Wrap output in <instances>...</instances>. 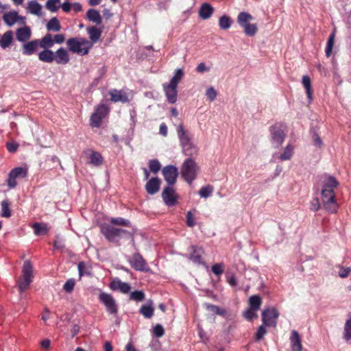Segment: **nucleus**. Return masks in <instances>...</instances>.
I'll return each mask as SVG.
<instances>
[{
  "label": "nucleus",
  "instance_id": "1",
  "mask_svg": "<svg viewBox=\"0 0 351 351\" xmlns=\"http://www.w3.org/2000/svg\"><path fill=\"white\" fill-rule=\"evenodd\" d=\"M319 181L322 187L321 199L324 208L329 213H337L339 205L334 190L339 186V182L334 176L328 174L321 176Z\"/></svg>",
  "mask_w": 351,
  "mask_h": 351
},
{
  "label": "nucleus",
  "instance_id": "2",
  "mask_svg": "<svg viewBox=\"0 0 351 351\" xmlns=\"http://www.w3.org/2000/svg\"><path fill=\"white\" fill-rule=\"evenodd\" d=\"M101 232L105 238L111 243L119 244L120 239L124 237H131L130 230L116 228L109 224H102L100 227Z\"/></svg>",
  "mask_w": 351,
  "mask_h": 351
},
{
  "label": "nucleus",
  "instance_id": "3",
  "mask_svg": "<svg viewBox=\"0 0 351 351\" xmlns=\"http://www.w3.org/2000/svg\"><path fill=\"white\" fill-rule=\"evenodd\" d=\"M32 265L29 261H25L22 268V274L17 280L19 291L21 293L26 291L32 283Z\"/></svg>",
  "mask_w": 351,
  "mask_h": 351
},
{
  "label": "nucleus",
  "instance_id": "4",
  "mask_svg": "<svg viewBox=\"0 0 351 351\" xmlns=\"http://www.w3.org/2000/svg\"><path fill=\"white\" fill-rule=\"evenodd\" d=\"M66 45L70 51L82 56L87 54L91 47L90 43L82 38H69L66 40Z\"/></svg>",
  "mask_w": 351,
  "mask_h": 351
},
{
  "label": "nucleus",
  "instance_id": "5",
  "mask_svg": "<svg viewBox=\"0 0 351 351\" xmlns=\"http://www.w3.org/2000/svg\"><path fill=\"white\" fill-rule=\"evenodd\" d=\"M198 167L197 163L191 158L186 159L181 167V175L189 183L191 184L197 177Z\"/></svg>",
  "mask_w": 351,
  "mask_h": 351
},
{
  "label": "nucleus",
  "instance_id": "6",
  "mask_svg": "<svg viewBox=\"0 0 351 351\" xmlns=\"http://www.w3.org/2000/svg\"><path fill=\"white\" fill-rule=\"evenodd\" d=\"M98 298L99 302L105 306L109 314L116 315L118 313V305L111 294L101 291Z\"/></svg>",
  "mask_w": 351,
  "mask_h": 351
},
{
  "label": "nucleus",
  "instance_id": "7",
  "mask_svg": "<svg viewBox=\"0 0 351 351\" xmlns=\"http://www.w3.org/2000/svg\"><path fill=\"white\" fill-rule=\"evenodd\" d=\"M271 135V143L276 148L279 147L284 142L285 134L280 123H276L270 128Z\"/></svg>",
  "mask_w": 351,
  "mask_h": 351
},
{
  "label": "nucleus",
  "instance_id": "8",
  "mask_svg": "<svg viewBox=\"0 0 351 351\" xmlns=\"http://www.w3.org/2000/svg\"><path fill=\"white\" fill-rule=\"evenodd\" d=\"M27 169L25 167H16L10 171L7 180L8 185L10 189L14 188L16 184L17 178H23L27 176Z\"/></svg>",
  "mask_w": 351,
  "mask_h": 351
},
{
  "label": "nucleus",
  "instance_id": "9",
  "mask_svg": "<svg viewBox=\"0 0 351 351\" xmlns=\"http://www.w3.org/2000/svg\"><path fill=\"white\" fill-rule=\"evenodd\" d=\"M128 261L130 266L136 271H147L149 270L145 260L138 252L134 253L130 257Z\"/></svg>",
  "mask_w": 351,
  "mask_h": 351
},
{
  "label": "nucleus",
  "instance_id": "10",
  "mask_svg": "<svg viewBox=\"0 0 351 351\" xmlns=\"http://www.w3.org/2000/svg\"><path fill=\"white\" fill-rule=\"evenodd\" d=\"M162 173L168 186L176 184L178 176V169L176 166L171 165L165 166L162 170Z\"/></svg>",
  "mask_w": 351,
  "mask_h": 351
},
{
  "label": "nucleus",
  "instance_id": "11",
  "mask_svg": "<svg viewBox=\"0 0 351 351\" xmlns=\"http://www.w3.org/2000/svg\"><path fill=\"white\" fill-rule=\"evenodd\" d=\"M279 316V313L276 308H268L263 310L262 313V320L263 324L269 326L273 325L275 326L276 325V322L275 321Z\"/></svg>",
  "mask_w": 351,
  "mask_h": 351
},
{
  "label": "nucleus",
  "instance_id": "12",
  "mask_svg": "<svg viewBox=\"0 0 351 351\" xmlns=\"http://www.w3.org/2000/svg\"><path fill=\"white\" fill-rule=\"evenodd\" d=\"M162 197L168 206H174L177 202V195L172 186H167L163 189Z\"/></svg>",
  "mask_w": 351,
  "mask_h": 351
},
{
  "label": "nucleus",
  "instance_id": "13",
  "mask_svg": "<svg viewBox=\"0 0 351 351\" xmlns=\"http://www.w3.org/2000/svg\"><path fill=\"white\" fill-rule=\"evenodd\" d=\"M44 47V38L40 40H34L25 43L23 45L22 53L24 55L29 56L33 54L38 48V47Z\"/></svg>",
  "mask_w": 351,
  "mask_h": 351
},
{
  "label": "nucleus",
  "instance_id": "14",
  "mask_svg": "<svg viewBox=\"0 0 351 351\" xmlns=\"http://www.w3.org/2000/svg\"><path fill=\"white\" fill-rule=\"evenodd\" d=\"M3 18L5 23L9 26H12L16 22H19L21 24H25L26 19L25 16H19L18 12L16 11L5 13Z\"/></svg>",
  "mask_w": 351,
  "mask_h": 351
},
{
  "label": "nucleus",
  "instance_id": "15",
  "mask_svg": "<svg viewBox=\"0 0 351 351\" xmlns=\"http://www.w3.org/2000/svg\"><path fill=\"white\" fill-rule=\"evenodd\" d=\"M163 90L169 103L175 104L177 101V86L165 83L162 84Z\"/></svg>",
  "mask_w": 351,
  "mask_h": 351
},
{
  "label": "nucleus",
  "instance_id": "16",
  "mask_svg": "<svg viewBox=\"0 0 351 351\" xmlns=\"http://www.w3.org/2000/svg\"><path fill=\"white\" fill-rule=\"evenodd\" d=\"M65 40V36L62 34L52 35L45 34V49L51 48L55 43L62 44Z\"/></svg>",
  "mask_w": 351,
  "mask_h": 351
},
{
  "label": "nucleus",
  "instance_id": "17",
  "mask_svg": "<svg viewBox=\"0 0 351 351\" xmlns=\"http://www.w3.org/2000/svg\"><path fill=\"white\" fill-rule=\"evenodd\" d=\"M177 134L181 146L193 141L190 136L189 132L184 128L182 123L177 126Z\"/></svg>",
  "mask_w": 351,
  "mask_h": 351
},
{
  "label": "nucleus",
  "instance_id": "18",
  "mask_svg": "<svg viewBox=\"0 0 351 351\" xmlns=\"http://www.w3.org/2000/svg\"><path fill=\"white\" fill-rule=\"evenodd\" d=\"M112 291H120L123 293H127L130 291L131 287L128 282L121 281L119 278H114L109 285Z\"/></svg>",
  "mask_w": 351,
  "mask_h": 351
},
{
  "label": "nucleus",
  "instance_id": "19",
  "mask_svg": "<svg viewBox=\"0 0 351 351\" xmlns=\"http://www.w3.org/2000/svg\"><path fill=\"white\" fill-rule=\"evenodd\" d=\"M160 180L158 178H152L145 184V190L149 195H154L158 192L160 186Z\"/></svg>",
  "mask_w": 351,
  "mask_h": 351
},
{
  "label": "nucleus",
  "instance_id": "20",
  "mask_svg": "<svg viewBox=\"0 0 351 351\" xmlns=\"http://www.w3.org/2000/svg\"><path fill=\"white\" fill-rule=\"evenodd\" d=\"M291 348L292 351H302V340L296 330H292L290 337Z\"/></svg>",
  "mask_w": 351,
  "mask_h": 351
},
{
  "label": "nucleus",
  "instance_id": "21",
  "mask_svg": "<svg viewBox=\"0 0 351 351\" xmlns=\"http://www.w3.org/2000/svg\"><path fill=\"white\" fill-rule=\"evenodd\" d=\"M213 12L214 8L210 4L204 3L199 10V16L203 20H206L210 18Z\"/></svg>",
  "mask_w": 351,
  "mask_h": 351
},
{
  "label": "nucleus",
  "instance_id": "22",
  "mask_svg": "<svg viewBox=\"0 0 351 351\" xmlns=\"http://www.w3.org/2000/svg\"><path fill=\"white\" fill-rule=\"evenodd\" d=\"M56 62L60 64H66L69 62V53L63 47H60L56 51Z\"/></svg>",
  "mask_w": 351,
  "mask_h": 351
},
{
  "label": "nucleus",
  "instance_id": "23",
  "mask_svg": "<svg viewBox=\"0 0 351 351\" xmlns=\"http://www.w3.org/2000/svg\"><path fill=\"white\" fill-rule=\"evenodd\" d=\"M253 19V16L248 12H241L238 14L237 23L243 29L245 28L247 25H250V21Z\"/></svg>",
  "mask_w": 351,
  "mask_h": 351
},
{
  "label": "nucleus",
  "instance_id": "24",
  "mask_svg": "<svg viewBox=\"0 0 351 351\" xmlns=\"http://www.w3.org/2000/svg\"><path fill=\"white\" fill-rule=\"evenodd\" d=\"M191 253L189 255V258L195 263H202V249L197 246L192 245L190 247Z\"/></svg>",
  "mask_w": 351,
  "mask_h": 351
},
{
  "label": "nucleus",
  "instance_id": "25",
  "mask_svg": "<svg viewBox=\"0 0 351 351\" xmlns=\"http://www.w3.org/2000/svg\"><path fill=\"white\" fill-rule=\"evenodd\" d=\"M31 37V30L29 27L19 28L16 32V38L20 42H25Z\"/></svg>",
  "mask_w": 351,
  "mask_h": 351
},
{
  "label": "nucleus",
  "instance_id": "26",
  "mask_svg": "<svg viewBox=\"0 0 351 351\" xmlns=\"http://www.w3.org/2000/svg\"><path fill=\"white\" fill-rule=\"evenodd\" d=\"M154 311L153 302L149 300L147 304L142 305L139 313L143 315L145 318L150 319L154 315Z\"/></svg>",
  "mask_w": 351,
  "mask_h": 351
},
{
  "label": "nucleus",
  "instance_id": "27",
  "mask_svg": "<svg viewBox=\"0 0 351 351\" xmlns=\"http://www.w3.org/2000/svg\"><path fill=\"white\" fill-rule=\"evenodd\" d=\"M182 147V152L185 156H189V158L195 156L198 153L197 147L193 143V142H191L189 143L183 145Z\"/></svg>",
  "mask_w": 351,
  "mask_h": 351
},
{
  "label": "nucleus",
  "instance_id": "28",
  "mask_svg": "<svg viewBox=\"0 0 351 351\" xmlns=\"http://www.w3.org/2000/svg\"><path fill=\"white\" fill-rule=\"evenodd\" d=\"M110 99L114 102H126L128 101V97L121 90L113 89L110 91Z\"/></svg>",
  "mask_w": 351,
  "mask_h": 351
},
{
  "label": "nucleus",
  "instance_id": "29",
  "mask_svg": "<svg viewBox=\"0 0 351 351\" xmlns=\"http://www.w3.org/2000/svg\"><path fill=\"white\" fill-rule=\"evenodd\" d=\"M86 17L89 21H93L97 25L101 23V16L99 12L95 9L88 10L86 13Z\"/></svg>",
  "mask_w": 351,
  "mask_h": 351
},
{
  "label": "nucleus",
  "instance_id": "30",
  "mask_svg": "<svg viewBox=\"0 0 351 351\" xmlns=\"http://www.w3.org/2000/svg\"><path fill=\"white\" fill-rule=\"evenodd\" d=\"M302 83L306 90L307 97L309 101L312 100L313 92L311 88V80L308 75H304L302 79Z\"/></svg>",
  "mask_w": 351,
  "mask_h": 351
},
{
  "label": "nucleus",
  "instance_id": "31",
  "mask_svg": "<svg viewBox=\"0 0 351 351\" xmlns=\"http://www.w3.org/2000/svg\"><path fill=\"white\" fill-rule=\"evenodd\" d=\"M13 39V35L12 31H8L3 34L0 39V46L3 49H5L9 47Z\"/></svg>",
  "mask_w": 351,
  "mask_h": 351
},
{
  "label": "nucleus",
  "instance_id": "32",
  "mask_svg": "<svg viewBox=\"0 0 351 351\" xmlns=\"http://www.w3.org/2000/svg\"><path fill=\"white\" fill-rule=\"evenodd\" d=\"M46 27L48 31L53 32H58L61 29L60 23L56 17H53L50 19L47 22Z\"/></svg>",
  "mask_w": 351,
  "mask_h": 351
},
{
  "label": "nucleus",
  "instance_id": "33",
  "mask_svg": "<svg viewBox=\"0 0 351 351\" xmlns=\"http://www.w3.org/2000/svg\"><path fill=\"white\" fill-rule=\"evenodd\" d=\"M104 158L100 153L92 151L90 155V163L94 166L98 167L102 165Z\"/></svg>",
  "mask_w": 351,
  "mask_h": 351
},
{
  "label": "nucleus",
  "instance_id": "34",
  "mask_svg": "<svg viewBox=\"0 0 351 351\" xmlns=\"http://www.w3.org/2000/svg\"><path fill=\"white\" fill-rule=\"evenodd\" d=\"M87 32L89 35L90 39L93 42L96 43L99 40L101 37V32L96 27L92 26L87 28Z\"/></svg>",
  "mask_w": 351,
  "mask_h": 351
},
{
  "label": "nucleus",
  "instance_id": "35",
  "mask_svg": "<svg viewBox=\"0 0 351 351\" xmlns=\"http://www.w3.org/2000/svg\"><path fill=\"white\" fill-rule=\"evenodd\" d=\"M1 216L5 218H9L12 215V212L10 208V203L8 200L5 199L3 200L1 203Z\"/></svg>",
  "mask_w": 351,
  "mask_h": 351
},
{
  "label": "nucleus",
  "instance_id": "36",
  "mask_svg": "<svg viewBox=\"0 0 351 351\" xmlns=\"http://www.w3.org/2000/svg\"><path fill=\"white\" fill-rule=\"evenodd\" d=\"M184 76V72L182 69H177L175 70L173 76L170 80V82L168 84L173 85L175 86L178 87V83L180 82V80L182 79Z\"/></svg>",
  "mask_w": 351,
  "mask_h": 351
},
{
  "label": "nucleus",
  "instance_id": "37",
  "mask_svg": "<svg viewBox=\"0 0 351 351\" xmlns=\"http://www.w3.org/2000/svg\"><path fill=\"white\" fill-rule=\"evenodd\" d=\"M261 298L257 295H252L249 299L250 308H252V310L258 311L261 305Z\"/></svg>",
  "mask_w": 351,
  "mask_h": 351
},
{
  "label": "nucleus",
  "instance_id": "38",
  "mask_svg": "<svg viewBox=\"0 0 351 351\" xmlns=\"http://www.w3.org/2000/svg\"><path fill=\"white\" fill-rule=\"evenodd\" d=\"M293 155V147L291 145H287L284 149V152L280 155L279 158L284 160H290Z\"/></svg>",
  "mask_w": 351,
  "mask_h": 351
},
{
  "label": "nucleus",
  "instance_id": "39",
  "mask_svg": "<svg viewBox=\"0 0 351 351\" xmlns=\"http://www.w3.org/2000/svg\"><path fill=\"white\" fill-rule=\"evenodd\" d=\"M28 10L31 14L38 15L41 13L42 7L36 1H31L28 3Z\"/></svg>",
  "mask_w": 351,
  "mask_h": 351
},
{
  "label": "nucleus",
  "instance_id": "40",
  "mask_svg": "<svg viewBox=\"0 0 351 351\" xmlns=\"http://www.w3.org/2000/svg\"><path fill=\"white\" fill-rule=\"evenodd\" d=\"M45 8L51 12H56L60 8V0H47Z\"/></svg>",
  "mask_w": 351,
  "mask_h": 351
},
{
  "label": "nucleus",
  "instance_id": "41",
  "mask_svg": "<svg viewBox=\"0 0 351 351\" xmlns=\"http://www.w3.org/2000/svg\"><path fill=\"white\" fill-rule=\"evenodd\" d=\"M232 21L229 16L223 15L219 18V25L221 29L226 30L230 27Z\"/></svg>",
  "mask_w": 351,
  "mask_h": 351
},
{
  "label": "nucleus",
  "instance_id": "42",
  "mask_svg": "<svg viewBox=\"0 0 351 351\" xmlns=\"http://www.w3.org/2000/svg\"><path fill=\"white\" fill-rule=\"evenodd\" d=\"M110 223L113 225L131 227V222L128 219L122 217L111 218Z\"/></svg>",
  "mask_w": 351,
  "mask_h": 351
},
{
  "label": "nucleus",
  "instance_id": "43",
  "mask_svg": "<svg viewBox=\"0 0 351 351\" xmlns=\"http://www.w3.org/2000/svg\"><path fill=\"white\" fill-rule=\"evenodd\" d=\"M334 40H335V32L332 33L327 41V45L326 48V57H330L332 53L333 45H334Z\"/></svg>",
  "mask_w": 351,
  "mask_h": 351
},
{
  "label": "nucleus",
  "instance_id": "44",
  "mask_svg": "<svg viewBox=\"0 0 351 351\" xmlns=\"http://www.w3.org/2000/svg\"><path fill=\"white\" fill-rule=\"evenodd\" d=\"M213 192V187L211 185H207L200 189L199 195L204 198L210 197Z\"/></svg>",
  "mask_w": 351,
  "mask_h": 351
},
{
  "label": "nucleus",
  "instance_id": "45",
  "mask_svg": "<svg viewBox=\"0 0 351 351\" xmlns=\"http://www.w3.org/2000/svg\"><path fill=\"white\" fill-rule=\"evenodd\" d=\"M343 338L347 341L351 339V317L347 319L345 324Z\"/></svg>",
  "mask_w": 351,
  "mask_h": 351
},
{
  "label": "nucleus",
  "instance_id": "46",
  "mask_svg": "<svg viewBox=\"0 0 351 351\" xmlns=\"http://www.w3.org/2000/svg\"><path fill=\"white\" fill-rule=\"evenodd\" d=\"M130 299L136 302H141L145 299V293L143 291H134L130 293Z\"/></svg>",
  "mask_w": 351,
  "mask_h": 351
},
{
  "label": "nucleus",
  "instance_id": "47",
  "mask_svg": "<svg viewBox=\"0 0 351 351\" xmlns=\"http://www.w3.org/2000/svg\"><path fill=\"white\" fill-rule=\"evenodd\" d=\"M206 308L208 310L213 312L214 313L219 315L224 316L226 315V310L223 308H219L218 306L210 304H206Z\"/></svg>",
  "mask_w": 351,
  "mask_h": 351
},
{
  "label": "nucleus",
  "instance_id": "48",
  "mask_svg": "<svg viewBox=\"0 0 351 351\" xmlns=\"http://www.w3.org/2000/svg\"><path fill=\"white\" fill-rule=\"evenodd\" d=\"M149 167L152 172L157 173L161 168V165L158 160L153 159L149 161Z\"/></svg>",
  "mask_w": 351,
  "mask_h": 351
},
{
  "label": "nucleus",
  "instance_id": "49",
  "mask_svg": "<svg viewBox=\"0 0 351 351\" xmlns=\"http://www.w3.org/2000/svg\"><path fill=\"white\" fill-rule=\"evenodd\" d=\"M258 31V27L256 24L252 23L250 25H247V26L243 29L244 33L248 36H254Z\"/></svg>",
  "mask_w": 351,
  "mask_h": 351
},
{
  "label": "nucleus",
  "instance_id": "50",
  "mask_svg": "<svg viewBox=\"0 0 351 351\" xmlns=\"http://www.w3.org/2000/svg\"><path fill=\"white\" fill-rule=\"evenodd\" d=\"M93 113L97 114L98 116L104 119L108 113V108L106 105L101 104L97 108L96 110Z\"/></svg>",
  "mask_w": 351,
  "mask_h": 351
},
{
  "label": "nucleus",
  "instance_id": "51",
  "mask_svg": "<svg viewBox=\"0 0 351 351\" xmlns=\"http://www.w3.org/2000/svg\"><path fill=\"white\" fill-rule=\"evenodd\" d=\"M78 272L80 276H82L84 275H89L90 272L88 271V267L86 266L84 262L82 261L78 263L77 265Z\"/></svg>",
  "mask_w": 351,
  "mask_h": 351
},
{
  "label": "nucleus",
  "instance_id": "52",
  "mask_svg": "<svg viewBox=\"0 0 351 351\" xmlns=\"http://www.w3.org/2000/svg\"><path fill=\"white\" fill-rule=\"evenodd\" d=\"M75 285V280L73 278H70L67 280L64 283L63 289L66 293H71L73 290Z\"/></svg>",
  "mask_w": 351,
  "mask_h": 351
},
{
  "label": "nucleus",
  "instance_id": "53",
  "mask_svg": "<svg viewBox=\"0 0 351 351\" xmlns=\"http://www.w3.org/2000/svg\"><path fill=\"white\" fill-rule=\"evenodd\" d=\"M102 118L98 116L97 114L93 113L90 116V125L93 127L98 128L101 125Z\"/></svg>",
  "mask_w": 351,
  "mask_h": 351
},
{
  "label": "nucleus",
  "instance_id": "54",
  "mask_svg": "<svg viewBox=\"0 0 351 351\" xmlns=\"http://www.w3.org/2000/svg\"><path fill=\"white\" fill-rule=\"evenodd\" d=\"M267 333V330L265 328V325L261 326L256 333L255 339L256 341H261L262 339H263L264 336Z\"/></svg>",
  "mask_w": 351,
  "mask_h": 351
},
{
  "label": "nucleus",
  "instance_id": "55",
  "mask_svg": "<svg viewBox=\"0 0 351 351\" xmlns=\"http://www.w3.org/2000/svg\"><path fill=\"white\" fill-rule=\"evenodd\" d=\"M223 265L222 263H216L211 267V271L216 275L220 276L223 272Z\"/></svg>",
  "mask_w": 351,
  "mask_h": 351
},
{
  "label": "nucleus",
  "instance_id": "56",
  "mask_svg": "<svg viewBox=\"0 0 351 351\" xmlns=\"http://www.w3.org/2000/svg\"><path fill=\"white\" fill-rule=\"evenodd\" d=\"M321 208V203L318 197H314L310 202V209L313 211H317Z\"/></svg>",
  "mask_w": 351,
  "mask_h": 351
},
{
  "label": "nucleus",
  "instance_id": "57",
  "mask_svg": "<svg viewBox=\"0 0 351 351\" xmlns=\"http://www.w3.org/2000/svg\"><path fill=\"white\" fill-rule=\"evenodd\" d=\"M154 336L161 337L164 335L165 330L161 324H156L153 329Z\"/></svg>",
  "mask_w": 351,
  "mask_h": 351
},
{
  "label": "nucleus",
  "instance_id": "58",
  "mask_svg": "<svg viewBox=\"0 0 351 351\" xmlns=\"http://www.w3.org/2000/svg\"><path fill=\"white\" fill-rule=\"evenodd\" d=\"M53 60L56 61V52L49 49H45V62H51Z\"/></svg>",
  "mask_w": 351,
  "mask_h": 351
},
{
  "label": "nucleus",
  "instance_id": "59",
  "mask_svg": "<svg viewBox=\"0 0 351 351\" xmlns=\"http://www.w3.org/2000/svg\"><path fill=\"white\" fill-rule=\"evenodd\" d=\"M256 311L250 308L243 313V315L247 320L251 321L257 316Z\"/></svg>",
  "mask_w": 351,
  "mask_h": 351
},
{
  "label": "nucleus",
  "instance_id": "60",
  "mask_svg": "<svg viewBox=\"0 0 351 351\" xmlns=\"http://www.w3.org/2000/svg\"><path fill=\"white\" fill-rule=\"evenodd\" d=\"M206 95L210 101H213L216 99L217 92L213 87H210L207 89Z\"/></svg>",
  "mask_w": 351,
  "mask_h": 351
},
{
  "label": "nucleus",
  "instance_id": "61",
  "mask_svg": "<svg viewBox=\"0 0 351 351\" xmlns=\"http://www.w3.org/2000/svg\"><path fill=\"white\" fill-rule=\"evenodd\" d=\"M350 267H343L341 266H339V271H338V275L339 277L344 278L348 276L349 274L350 273Z\"/></svg>",
  "mask_w": 351,
  "mask_h": 351
},
{
  "label": "nucleus",
  "instance_id": "62",
  "mask_svg": "<svg viewBox=\"0 0 351 351\" xmlns=\"http://www.w3.org/2000/svg\"><path fill=\"white\" fill-rule=\"evenodd\" d=\"M6 148L10 153H14L19 148V144L14 142H8L6 143Z\"/></svg>",
  "mask_w": 351,
  "mask_h": 351
},
{
  "label": "nucleus",
  "instance_id": "63",
  "mask_svg": "<svg viewBox=\"0 0 351 351\" xmlns=\"http://www.w3.org/2000/svg\"><path fill=\"white\" fill-rule=\"evenodd\" d=\"M34 232L35 234L40 235L44 232V226L40 223H35L33 225Z\"/></svg>",
  "mask_w": 351,
  "mask_h": 351
},
{
  "label": "nucleus",
  "instance_id": "64",
  "mask_svg": "<svg viewBox=\"0 0 351 351\" xmlns=\"http://www.w3.org/2000/svg\"><path fill=\"white\" fill-rule=\"evenodd\" d=\"M186 225L190 228H193L195 226V220L191 211H188L186 213Z\"/></svg>",
  "mask_w": 351,
  "mask_h": 351
}]
</instances>
